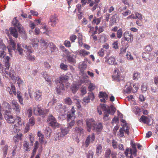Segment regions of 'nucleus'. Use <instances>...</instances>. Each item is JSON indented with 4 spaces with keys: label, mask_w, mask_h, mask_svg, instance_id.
Here are the masks:
<instances>
[{
    "label": "nucleus",
    "mask_w": 158,
    "mask_h": 158,
    "mask_svg": "<svg viewBox=\"0 0 158 158\" xmlns=\"http://www.w3.org/2000/svg\"><path fill=\"white\" fill-rule=\"evenodd\" d=\"M4 117L7 122L9 123H16L12 125L11 127L12 131L15 133L17 132L19 130V128L24 124V121L21 118L17 116L15 118L9 112H7L4 115Z\"/></svg>",
    "instance_id": "1"
},
{
    "label": "nucleus",
    "mask_w": 158,
    "mask_h": 158,
    "mask_svg": "<svg viewBox=\"0 0 158 158\" xmlns=\"http://www.w3.org/2000/svg\"><path fill=\"white\" fill-rule=\"evenodd\" d=\"M10 58L9 56H6L4 59V62L5 63V67H2V72L3 74V76L6 77H9L11 79H14L15 78V72L14 70L9 68L10 66Z\"/></svg>",
    "instance_id": "2"
},
{
    "label": "nucleus",
    "mask_w": 158,
    "mask_h": 158,
    "mask_svg": "<svg viewBox=\"0 0 158 158\" xmlns=\"http://www.w3.org/2000/svg\"><path fill=\"white\" fill-rule=\"evenodd\" d=\"M68 78V76L63 75L57 80L56 90L58 94L60 93L61 90H64L65 87L67 88L69 87V84L67 82Z\"/></svg>",
    "instance_id": "3"
},
{
    "label": "nucleus",
    "mask_w": 158,
    "mask_h": 158,
    "mask_svg": "<svg viewBox=\"0 0 158 158\" xmlns=\"http://www.w3.org/2000/svg\"><path fill=\"white\" fill-rule=\"evenodd\" d=\"M10 86L11 89L9 87L7 88V90L9 92V94L12 96H13V94L16 95L17 94V98L19 102L21 105L23 106L24 105L23 102V98L22 97L20 92L19 91L16 92L15 86L13 84H11Z\"/></svg>",
    "instance_id": "4"
},
{
    "label": "nucleus",
    "mask_w": 158,
    "mask_h": 158,
    "mask_svg": "<svg viewBox=\"0 0 158 158\" xmlns=\"http://www.w3.org/2000/svg\"><path fill=\"white\" fill-rule=\"evenodd\" d=\"M75 112L76 110L74 109V107L73 106L71 110L70 113L68 114L67 118V121L69 122L71 120L70 123H68L67 127L69 129L72 128L75 123L74 119L76 117L75 114Z\"/></svg>",
    "instance_id": "5"
},
{
    "label": "nucleus",
    "mask_w": 158,
    "mask_h": 158,
    "mask_svg": "<svg viewBox=\"0 0 158 158\" xmlns=\"http://www.w3.org/2000/svg\"><path fill=\"white\" fill-rule=\"evenodd\" d=\"M86 123L88 131L90 132L91 129L96 131L97 132L99 131L98 126L93 119H87Z\"/></svg>",
    "instance_id": "6"
},
{
    "label": "nucleus",
    "mask_w": 158,
    "mask_h": 158,
    "mask_svg": "<svg viewBox=\"0 0 158 158\" xmlns=\"http://www.w3.org/2000/svg\"><path fill=\"white\" fill-rule=\"evenodd\" d=\"M73 137L76 141H79L78 138L84 133V129L81 127H76L73 129Z\"/></svg>",
    "instance_id": "7"
},
{
    "label": "nucleus",
    "mask_w": 158,
    "mask_h": 158,
    "mask_svg": "<svg viewBox=\"0 0 158 158\" xmlns=\"http://www.w3.org/2000/svg\"><path fill=\"white\" fill-rule=\"evenodd\" d=\"M16 18L15 17L12 21V24L13 25L17 27L19 30L20 33H22L23 34L24 36V39H25L27 38V36L25 33L23 28V27L19 22L18 20L16 19Z\"/></svg>",
    "instance_id": "8"
},
{
    "label": "nucleus",
    "mask_w": 158,
    "mask_h": 158,
    "mask_svg": "<svg viewBox=\"0 0 158 158\" xmlns=\"http://www.w3.org/2000/svg\"><path fill=\"white\" fill-rule=\"evenodd\" d=\"M49 111L48 110L43 109L38 106L34 107V113L36 115H43L48 113Z\"/></svg>",
    "instance_id": "9"
},
{
    "label": "nucleus",
    "mask_w": 158,
    "mask_h": 158,
    "mask_svg": "<svg viewBox=\"0 0 158 158\" xmlns=\"http://www.w3.org/2000/svg\"><path fill=\"white\" fill-rule=\"evenodd\" d=\"M48 121L49 125L53 128H57L59 127L60 124L57 123L55 118L52 115L48 116Z\"/></svg>",
    "instance_id": "10"
},
{
    "label": "nucleus",
    "mask_w": 158,
    "mask_h": 158,
    "mask_svg": "<svg viewBox=\"0 0 158 158\" xmlns=\"http://www.w3.org/2000/svg\"><path fill=\"white\" fill-rule=\"evenodd\" d=\"M40 42L41 44L42 45L44 46L45 48H46L47 47H49L50 48L52 52L56 50L57 49L56 46L52 43H49L48 44L45 40L42 39L40 40Z\"/></svg>",
    "instance_id": "11"
},
{
    "label": "nucleus",
    "mask_w": 158,
    "mask_h": 158,
    "mask_svg": "<svg viewBox=\"0 0 158 158\" xmlns=\"http://www.w3.org/2000/svg\"><path fill=\"white\" fill-rule=\"evenodd\" d=\"M42 144L39 143L38 141H36L35 142L34 145V148L33 150L34 152H36L37 150L38 149L39 153L36 156L35 158H40V155L41 152L43 150V148L42 146Z\"/></svg>",
    "instance_id": "12"
},
{
    "label": "nucleus",
    "mask_w": 158,
    "mask_h": 158,
    "mask_svg": "<svg viewBox=\"0 0 158 158\" xmlns=\"http://www.w3.org/2000/svg\"><path fill=\"white\" fill-rule=\"evenodd\" d=\"M122 126L123 127L119 130L120 136L121 137H122L124 136V132H125L128 135H129V134L130 126L127 125V124H123Z\"/></svg>",
    "instance_id": "13"
},
{
    "label": "nucleus",
    "mask_w": 158,
    "mask_h": 158,
    "mask_svg": "<svg viewBox=\"0 0 158 158\" xmlns=\"http://www.w3.org/2000/svg\"><path fill=\"white\" fill-rule=\"evenodd\" d=\"M11 104H12V109L17 114H19L21 110V107L18 102L15 100L12 101Z\"/></svg>",
    "instance_id": "14"
},
{
    "label": "nucleus",
    "mask_w": 158,
    "mask_h": 158,
    "mask_svg": "<svg viewBox=\"0 0 158 158\" xmlns=\"http://www.w3.org/2000/svg\"><path fill=\"white\" fill-rule=\"evenodd\" d=\"M95 140V136L93 133L91 135H89L86 138L85 140V146L87 147L89 145L90 143H93Z\"/></svg>",
    "instance_id": "15"
},
{
    "label": "nucleus",
    "mask_w": 158,
    "mask_h": 158,
    "mask_svg": "<svg viewBox=\"0 0 158 158\" xmlns=\"http://www.w3.org/2000/svg\"><path fill=\"white\" fill-rule=\"evenodd\" d=\"M123 35L124 40L128 42H131L133 41V35L128 31L125 32Z\"/></svg>",
    "instance_id": "16"
},
{
    "label": "nucleus",
    "mask_w": 158,
    "mask_h": 158,
    "mask_svg": "<svg viewBox=\"0 0 158 158\" xmlns=\"http://www.w3.org/2000/svg\"><path fill=\"white\" fill-rule=\"evenodd\" d=\"M55 109L56 111L59 113H62L65 112L67 110L65 106H63L62 104L58 103L55 107Z\"/></svg>",
    "instance_id": "17"
},
{
    "label": "nucleus",
    "mask_w": 158,
    "mask_h": 158,
    "mask_svg": "<svg viewBox=\"0 0 158 158\" xmlns=\"http://www.w3.org/2000/svg\"><path fill=\"white\" fill-rule=\"evenodd\" d=\"M51 25L53 26H55L59 21L57 16L56 15H52L50 18Z\"/></svg>",
    "instance_id": "18"
},
{
    "label": "nucleus",
    "mask_w": 158,
    "mask_h": 158,
    "mask_svg": "<svg viewBox=\"0 0 158 158\" xmlns=\"http://www.w3.org/2000/svg\"><path fill=\"white\" fill-rule=\"evenodd\" d=\"M42 92L40 90H36L34 94L35 98L36 101H41L42 98Z\"/></svg>",
    "instance_id": "19"
},
{
    "label": "nucleus",
    "mask_w": 158,
    "mask_h": 158,
    "mask_svg": "<svg viewBox=\"0 0 158 158\" xmlns=\"http://www.w3.org/2000/svg\"><path fill=\"white\" fill-rule=\"evenodd\" d=\"M42 75L45 80L48 82V84L51 86L52 84V79L51 76L45 72L42 73Z\"/></svg>",
    "instance_id": "20"
},
{
    "label": "nucleus",
    "mask_w": 158,
    "mask_h": 158,
    "mask_svg": "<svg viewBox=\"0 0 158 158\" xmlns=\"http://www.w3.org/2000/svg\"><path fill=\"white\" fill-rule=\"evenodd\" d=\"M10 47H7L8 52H9V54L11 55V50H13L15 51L16 49L15 48L16 44L15 43L14 40L11 39H10Z\"/></svg>",
    "instance_id": "21"
},
{
    "label": "nucleus",
    "mask_w": 158,
    "mask_h": 158,
    "mask_svg": "<svg viewBox=\"0 0 158 158\" xmlns=\"http://www.w3.org/2000/svg\"><path fill=\"white\" fill-rule=\"evenodd\" d=\"M94 98V96L93 93H89L88 96L85 97L83 98V100L85 102L88 103L90 102V100H93Z\"/></svg>",
    "instance_id": "22"
},
{
    "label": "nucleus",
    "mask_w": 158,
    "mask_h": 158,
    "mask_svg": "<svg viewBox=\"0 0 158 158\" xmlns=\"http://www.w3.org/2000/svg\"><path fill=\"white\" fill-rule=\"evenodd\" d=\"M80 85L77 83H74L72 84L71 87V90L72 92L76 93L79 89Z\"/></svg>",
    "instance_id": "23"
},
{
    "label": "nucleus",
    "mask_w": 158,
    "mask_h": 158,
    "mask_svg": "<svg viewBox=\"0 0 158 158\" xmlns=\"http://www.w3.org/2000/svg\"><path fill=\"white\" fill-rule=\"evenodd\" d=\"M78 67L81 71L82 73L86 68V62L85 61L80 62Z\"/></svg>",
    "instance_id": "24"
},
{
    "label": "nucleus",
    "mask_w": 158,
    "mask_h": 158,
    "mask_svg": "<svg viewBox=\"0 0 158 158\" xmlns=\"http://www.w3.org/2000/svg\"><path fill=\"white\" fill-rule=\"evenodd\" d=\"M69 62L71 64H75L76 63V57L73 54L68 55L67 57Z\"/></svg>",
    "instance_id": "25"
},
{
    "label": "nucleus",
    "mask_w": 158,
    "mask_h": 158,
    "mask_svg": "<svg viewBox=\"0 0 158 158\" xmlns=\"http://www.w3.org/2000/svg\"><path fill=\"white\" fill-rule=\"evenodd\" d=\"M140 122H142L144 123H148L150 121L149 118L144 115H142L139 120Z\"/></svg>",
    "instance_id": "26"
},
{
    "label": "nucleus",
    "mask_w": 158,
    "mask_h": 158,
    "mask_svg": "<svg viewBox=\"0 0 158 158\" xmlns=\"http://www.w3.org/2000/svg\"><path fill=\"white\" fill-rule=\"evenodd\" d=\"M10 33L15 38H17L18 36V32L15 28L14 27H10L9 29Z\"/></svg>",
    "instance_id": "27"
},
{
    "label": "nucleus",
    "mask_w": 158,
    "mask_h": 158,
    "mask_svg": "<svg viewBox=\"0 0 158 158\" xmlns=\"http://www.w3.org/2000/svg\"><path fill=\"white\" fill-rule=\"evenodd\" d=\"M60 129L61 130V133H60L64 136L66 135L69 133L70 130L68 127H61Z\"/></svg>",
    "instance_id": "28"
},
{
    "label": "nucleus",
    "mask_w": 158,
    "mask_h": 158,
    "mask_svg": "<svg viewBox=\"0 0 158 158\" xmlns=\"http://www.w3.org/2000/svg\"><path fill=\"white\" fill-rule=\"evenodd\" d=\"M2 106L4 109L6 110V113L7 112H8L7 111V110H10L11 109V106L10 104L6 102H4L3 103Z\"/></svg>",
    "instance_id": "29"
},
{
    "label": "nucleus",
    "mask_w": 158,
    "mask_h": 158,
    "mask_svg": "<svg viewBox=\"0 0 158 158\" xmlns=\"http://www.w3.org/2000/svg\"><path fill=\"white\" fill-rule=\"evenodd\" d=\"M35 122V118L34 117H32L29 118L28 122L27 123V124L29 125L31 127H32L34 125Z\"/></svg>",
    "instance_id": "30"
},
{
    "label": "nucleus",
    "mask_w": 158,
    "mask_h": 158,
    "mask_svg": "<svg viewBox=\"0 0 158 158\" xmlns=\"http://www.w3.org/2000/svg\"><path fill=\"white\" fill-rule=\"evenodd\" d=\"M150 54L148 53L144 52L142 54V58L145 60H150Z\"/></svg>",
    "instance_id": "31"
},
{
    "label": "nucleus",
    "mask_w": 158,
    "mask_h": 158,
    "mask_svg": "<svg viewBox=\"0 0 158 158\" xmlns=\"http://www.w3.org/2000/svg\"><path fill=\"white\" fill-rule=\"evenodd\" d=\"M15 78L14 79H11L12 80H15L17 81V83L19 86H20L21 84H22L23 83V81L19 77L17 76L15 77Z\"/></svg>",
    "instance_id": "32"
},
{
    "label": "nucleus",
    "mask_w": 158,
    "mask_h": 158,
    "mask_svg": "<svg viewBox=\"0 0 158 158\" xmlns=\"http://www.w3.org/2000/svg\"><path fill=\"white\" fill-rule=\"evenodd\" d=\"M52 130L49 128L47 127L45 130V134L47 138H49L51 133Z\"/></svg>",
    "instance_id": "33"
},
{
    "label": "nucleus",
    "mask_w": 158,
    "mask_h": 158,
    "mask_svg": "<svg viewBox=\"0 0 158 158\" xmlns=\"http://www.w3.org/2000/svg\"><path fill=\"white\" fill-rule=\"evenodd\" d=\"M79 54L81 56H85L89 54V52L84 50H81L79 51Z\"/></svg>",
    "instance_id": "34"
},
{
    "label": "nucleus",
    "mask_w": 158,
    "mask_h": 158,
    "mask_svg": "<svg viewBox=\"0 0 158 158\" xmlns=\"http://www.w3.org/2000/svg\"><path fill=\"white\" fill-rule=\"evenodd\" d=\"M23 47L25 48V51L28 52L29 53H31L33 51V50L30 47L28 46L25 44L23 45Z\"/></svg>",
    "instance_id": "35"
},
{
    "label": "nucleus",
    "mask_w": 158,
    "mask_h": 158,
    "mask_svg": "<svg viewBox=\"0 0 158 158\" xmlns=\"http://www.w3.org/2000/svg\"><path fill=\"white\" fill-rule=\"evenodd\" d=\"M23 146L24 148L25 151H30V148L29 147V143L27 141H24Z\"/></svg>",
    "instance_id": "36"
},
{
    "label": "nucleus",
    "mask_w": 158,
    "mask_h": 158,
    "mask_svg": "<svg viewBox=\"0 0 158 158\" xmlns=\"http://www.w3.org/2000/svg\"><path fill=\"white\" fill-rule=\"evenodd\" d=\"M106 98V99L108 98V95L105 92H99V98Z\"/></svg>",
    "instance_id": "37"
},
{
    "label": "nucleus",
    "mask_w": 158,
    "mask_h": 158,
    "mask_svg": "<svg viewBox=\"0 0 158 158\" xmlns=\"http://www.w3.org/2000/svg\"><path fill=\"white\" fill-rule=\"evenodd\" d=\"M115 59L113 57H110L107 60L108 63L109 64L113 65L115 64Z\"/></svg>",
    "instance_id": "38"
},
{
    "label": "nucleus",
    "mask_w": 158,
    "mask_h": 158,
    "mask_svg": "<svg viewBox=\"0 0 158 158\" xmlns=\"http://www.w3.org/2000/svg\"><path fill=\"white\" fill-rule=\"evenodd\" d=\"M123 35V31L122 28L119 29L117 31V38L118 39L121 38Z\"/></svg>",
    "instance_id": "39"
},
{
    "label": "nucleus",
    "mask_w": 158,
    "mask_h": 158,
    "mask_svg": "<svg viewBox=\"0 0 158 158\" xmlns=\"http://www.w3.org/2000/svg\"><path fill=\"white\" fill-rule=\"evenodd\" d=\"M111 151L110 149H108L106 150L105 153L106 158H110V155L111 154Z\"/></svg>",
    "instance_id": "40"
},
{
    "label": "nucleus",
    "mask_w": 158,
    "mask_h": 158,
    "mask_svg": "<svg viewBox=\"0 0 158 158\" xmlns=\"http://www.w3.org/2000/svg\"><path fill=\"white\" fill-rule=\"evenodd\" d=\"M17 50L19 54L22 55L23 53V50L20 45L17 44Z\"/></svg>",
    "instance_id": "41"
},
{
    "label": "nucleus",
    "mask_w": 158,
    "mask_h": 158,
    "mask_svg": "<svg viewBox=\"0 0 158 158\" xmlns=\"http://www.w3.org/2000/svg\"><path fill=\"white\" fill-rule=\"evenodd\" d=\"M81 92L83 96L86 93V87L85 86L83 85L82 86L81 89Z\"/></svg>",
    "instance_id": "42"
},
{
    "label": "nucleus",
    "mask_w": 158,
    "mask_h": 158,
    "mask_svg": "<svg viewBox=\"0 0 158 158\" xmlns=\"http://www.w3.org/2000/svg\"><path fill=\"white\" fill-rule=\"evenodd\" d=\"M64 136L60 133H59L57 134L55 138V139L57 141L58 140H61L63 139V138L64 137Z\"/></svg>",
    "instance_id": "43"
},
{
    "label": "nucleus",
    "mask_w": 158,
    "mask_h": 158,
    "mask_svg": "<svg viewBox=\"0 0 158 158\" xmlns=\"http://www.w3.org/2000/svg\"><path fill=\"white\" fill-rule=\"evenodd\" d=\"M132 110L135 114H137L139 112L140 109L137 106H133L132 108Z\"/></svg>",
    "instance_id": "44"
},
{
    "label": "nucleus",
    "mask_w": 158,
    "mask_h": 158,
    "mask_svg": "<svg viewBox=\"0 0 158 158\" xmlns=\"http://www.w3.org/2000/svg\"><path fill=\"white\" fill-rule=\"evenodd\" d=\"M28 138L31 144L32 145H33V142L34 140V136L33 135H32L31 133L29 135Z\"/></svg>",
    "instance_id": "45"
},
{
    "label": "nucleus",
    "mask_w": 158,
    "mask_h": 158,
    "mask_svg": "<svg viewBox=\"0 0 158 158\" xmlns=\"http://www.w3.org/2000/svg\"><path fill=\"white\" fill-rule=\"evenodd\" d=\"M26 113L28 115V117L29 118L31 117L32 113V108L30 107L26 111Z\"/></svg>",
    "instance_id": "46"
},
{
    "label": "nucleus",
    "mask_w": 158,
    "mask_h": 158,
    "mask_svg": "<svg viewBox=\"0 0 158 158\" xmlns=\"http://www.w3.org/2000/svg\"><path fill=\"white\" fill-rule=\"evenodd\" d=\"M140 74L138 72H136L133 74V79L134 80H137L140 77Z\"/></svg>",
    "instance_id": "47"
},
{
    "label": "nucleus",
    "mask_w": 158,
    "mask_h": 158,
    "mask_svg": "<svg viewBox=\"0 0 158 158\" xmlns=\"http://www.w3.org/2000/svg\"><path fill=\"white\" fill-rule=\"evenodd\" d=\"M95 88V86L94 84L90 83L88 86V89L90 91H92Z\"/></svg>",
    "instance_id": "48"
},
{
    "label": "nucleus",
    "mask_w": 158,
    "mask_h": 158,
    "mask_svg": "<svg viewBox=\"0 0 158 158\" xmlns=\"http://www.w3.org/2000/svg\"><path fill=\"white\" fill-rule=\"evenodd\" d=\"M126 56L127 60H133V58L130 52H127Z\"/></svg>",
    "instance_id": "49"
},
{
    "label": "nucleus",
    "mask_w": 158,
    "mask_h": 158,
    "mask_svg": "<svg viewBox=\"0 0 158 158\" xmlns=\"http://www.w3.org/2000/svg\"><path fill=\"white\" fill-rule=\"evenodd\" d=\"M39 40L37 39H34L31 40V43L33 46L37 45Z\"/></svg>",
    "instance_id": "50"
},
{
    "label": "nucleus",
    "mask_w": 158,
    "mask_h": 158,
    "mask_svg": "<svg viewBox=\"0 0 158 158\" xmlns=\"http://www.w3.org/2000/svg\"><path fill=\"white\" fill-rule=\"evenodd\" d=\"M0 49L3 50H6V48L5 45L3 44V41L2 40H0Z\"/></svg>",
    "instance_id": "51"
},
{
    "label": "nucleus",
    "mask_w": 158,
    "mask_h": 158,
    "mask_svg": "<svg viewBox=\"0 0 158 158\" xmlns=\"http://www.w3.org/2000/svg\"><path fill=\"white\" fill-rule=\"evenodd\" d=\"M8 149V146L7 145H6L3 148V155L4 157H5L7 152V151Z\"/></svg>",
    "instance_id": "52"
},
{
    "label": "nucleus",
    "mask_w": 158,
    "mask_h": 158,
    "mask_svg": "<svg viewBox=\"0 0 158 158\" xmlns=\"http://www.w3.org/2000/svg\"><path fill=\"white\" fill-rule=\"evenodd\" d=\"M112 48L115 49L118 48V41H116L112 44Z\"/></svg>",
    "instance_id": "53"
},
{
    "label": "nucleus",
    "mask_w": 158,
    "mask_h": 158,
    "mask_svg": "<svg viewBox=\"0 0 158 158\" xmlns=\"http://www.w3.org/2000/svg\"><path fill=\"white\" fill-rule=\"evenodd\" d=\"M60 67L61 69L65 71L67 70L68 69V66L63 63L60 64Z\"/></svg>",
    "instance_id": "54"
},
{
    "label": "nucleus",
    "mask_w": 158,
    "mask_h": 158,
    "mask_svg": "<svg viewBox=\"0 0 158 158\" xmlns=\"http://www.w3.org/2000/svg\"><path fill=\"white\" fill-rule=\"evenodd\" d=\"M135 17H136V19L137 18L138 19L140 20L142 19L143 18L142 17V15L141 14L136 12L135 13Z\"/></svg>",
    "instance_id": "55"
},
{
    "label": "nucleus",
    "mask_w": 158,
    "mask_h": 158,
    "mask_svg": "<svg viewBox=\"0 0 158 158\" xmlns=\"http://www.w3.org/2000/svg\"><path fill=\"white\" fill-rule=\"evenodd\" d=\"M65 103L69 105H71L72 103L71 99L69 98H67L64 99Z\"/></svg>",
    "instance_id": "56"
},
{
    "label": "nucleus",
    "mask_w": 158,
    "mask_h": 158,
    "mask_svg": "<svg viewBox=\"0 0 158 158\" xmlns=\"http://www.w3.org/2000/svg\"><path fill=\"white\" fill-rule=\"evenodd\" d=\"M152 49V45H148L145 48V51L147 52H150Z\"/></svg>",
    "instance_id": "57"
},
{
    "label": "nucleus",
    "mask_w": 158,
    "mask_h": 158,
    "mask_svg": "<svg viewBox=\"0 0 158 158\" xmlns=\"http://www.w3.org/2000/svg\"><path fill=\"white\" fill-rule=\"evenodd\" d=\"M77 37L75 35H72L70 36L69 39L71 40V42L73 43L75 42V40L77 39Z\"/></svg>",
    "instance_id": "58"
},
{
    "label": "nucleus",
    "mask_w": 158,
    "mask_h": 158,
    "mask_svg": "<svg viewBox=\"0 0 158 158\" xmlns=\"http://www.w3.org/2000/svg\"><path fill=\"white\" fill-rule=\"evenodd\" d=\"M27 58L30 61H34L35 60V57L34 56L29 54L27 56Z\"/></svg>",
    "instance_id": "59"
},
{
    "label": "nucleus",
    "mask_w": 158,
    "mask_h": 158,
    "mask_svg": "<svg viewBox=\"0 0 158 158\" xmlns=\"http://www.w3.org/2000/svg\"><path fill=\"white\" fill-rule=\"evenodd\" d=\"M61 48H63L62 50L63 51L65 52V53L67 55V57H68V55H70L71 52L67 50H66V49H65L64 47V46H61Z\"/></svg>",
    "instance_id": "60"
},
{
    "label": "nucleus",
    "mask_w": 158,
    "mask_h": 158,
    "mask_svg": "<svg viewBox=\"0 0 158 158\" xmlns=\"http://www.w3.org/2000/svg\"><path fill=\"white\" fill-rule=\"evenodd\" d=\"M117 142L114 140H113L112 141V146L115 149L117 148Z\"/></svg>",
    "instance_id": "61"
},
{
    "label": "nucleus",
    "mask_w": 158,
    "mask_h": 158,
    "mask_svg": "<svg viewBox=\"0 0 158 158\" xmlns=\"http://www.w3.org/2000/svg\"><path fill=\"white\" fill-rule=\"evenodd\" d=\"M76 104L78 110H81V108L80 105V102L79 101V100H77V102H76Z\"/></svg>",
    "instance_id": "62"
},
{
    "label": "nucleus",
    "mask_w": 158,
    "mask_h": 158,
    "mask_svg": "<svg viewBox=\"0 0 158 158\" xmlns=\"http://www.w3.org/2000/svg\"><path fill=\"white\" fill-rule=\"evenodd\" d=\"M64 45L68 47H71V43L68 40H65L64 42Z\"/></svg>",
    "instance_id": "63"
},
{
    "label": "nucleus",
    "mask_w": 158,
    "mask_h": 158,
    "mask_svg": "<svg viewBox=\"0 0 158 158\" xmlns=\"http://www.w3.org/2000/svg\"><path fill=\"white\" fill-rule=\"evenodd\" d=\"M133 86L132 88L133 92L134 93H135L137 92L138 88L136 86V85H133Z\"/></svg>",
    "instance_id": "64"
}]
</instances>
